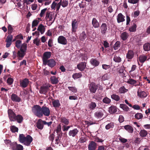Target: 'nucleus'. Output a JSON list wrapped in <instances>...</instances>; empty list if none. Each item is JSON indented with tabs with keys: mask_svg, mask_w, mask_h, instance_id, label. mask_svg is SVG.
Instances as JSON below:
<instances>
[{
	"mask_svg": "<svg viewBox=\"0 0 150 150\" xmlns=\"http://www.w3.org/2000/svg\"><path fill=\"white\" fill-rule=\"evenodd\" d=\"M32 111L33 113L39 117H42V107L39 105H35L32 108Z\"/></svg>",
	"mask_w": 150,
	"mask_h": 150,
	"instance_id": "obj_1",
	"label": "nucleus"
},
{
	"mask_svg": "<svg viewBox=\"0 0 150 150\" xmlns=\"http://www.w3.org/2000/svg\"><path fill=\"white\" fill-rule=\"evenodd\" d=\"M51 86L50 84H47L41 86L39 91L40 93L46 95Z\"/></svg>",
	"mask_w": 150,
	"mask_h": 150,
	"instance_id": "obj_2",
	"label": "nucleus"
},
{
	"mask_svg": "<svg viewBox=\"0 0 150 150\" xmlns=\"http://www.w3.org/2000/svg\"><path fill=\"white\" fill-rule=\"evenodd\" d=\"M8 113L10 121L11 122L15 121V119L17 115L13 110L10 109H8Z\"/></svg>",
	"mask_w": 150,
	"mask_h": 150,
	"instance_id": "obj_3",
	"label": "nucleus"
},
{
	"mask_svg": "<svg viewBox=\"0 0 150 150\" xmlns=\"http://www.w3.org/2000/svg\"><path fill=\"white\" fill-rule=\"evenodd\" d=\"M88 86L90 92L92 93H95L98 87V85H96L94 83L92 82L88 85Z\"/></svg>",
	"mask_w": 150,
	"mask_h": 150,
	"instance_id": "obj_4",
	"label": "nucleus"
},
{
	"mask_svg": "<svg viewBox=\"0 0 150 150\" xmlns=\"http://www.w3.org/2000/svg\"><path fill=\"white\" fill-rule=\"evenodd\" d=\"M52 54V53L50 52H45L43 54V57L42 58L43 62L45 63L46 64L48 59H49Z\"/></svg>",
	"mask_w": 150,
	"mask_h": 150,
	"instance_id": "obj_5",
	"label": "nucleus"
},
{
	"mask_svg": "<svg viewBox=\"0 0 150 150\" xmlns=\"http://www.w3.org/2000/svg\"><path fill=\"white\" fill-rule=\"evenodd\" d=\"M42 116L43 115L45 116H48L50 114V110L49 108L44 106L42 107Z\"/></svg>",
	"mask_w": 150,
	"mask_h": 150,
	"instance_id": "obj_6",
	"label": "nucleus"
},
{
	"mask_svg": "<svg viewBox=\"0 0 150 150\" xmlns=\"http://www.w3.org/2000/svg\"><path fill=\"white\" fill-rule=\"evenodd\" d=\"M11 149L12 150H23V146L20 144H18L16 142L12 145Z\"/></svg>",
	"mask_w": 150,
	"mask_h": 150,
	"instance_id": "obj_7",
	"label": "nucleus"
},
{
	"mask_svg": "<svg viewBox=\"0 0 150 150\" xmlns=\"http://www.w3.org/2000/svg\"><path fill=\"white\" fill-rule=\"evenodd\" d=\"M33 140L32 137L30 135H28L25 137V142L23 143V144L26 146H29L32 142Z\"/></svg>",
	"mask_w": 150,
	"mask_h": 150,
	"instance_id": "obj_8",
	"label": "nucleus"
},
{
	"mask_svg": "<svg viewBox=\"0 0 150 150\" xmlns=\"http://www.w3.org/2000/svg\"><path fill=\"white\" fill-rule=\"evenodd\" d=\"M104 111V110L102 109L97 111L94 114V116L98 118H101L104 115L103 112Z\"/></svg>",
	"mask_w": 150,
	"mask_h": 150,
	"instance_id": "obj_9",
	"label": "nucleus"
},
{
	"mask_svg": "<svg viewBox=\"0 0 150 150\" xmlns=\"http://www.w3.org/2000/svg\"><path fill=\"white\" fill-rule=\"evenodd\" d=\"M11 99L14 102H20L21 99L15 93H13L11 96Z\"/></svg>",
	"mask_w": 150,
	"mask_h": 150,
	"instance_id": "obj_10",
	"label": "nucleus"
},
{
	"mask_svg": "<svg viewBox=\"0 0 150 150\" xmlns=\"http://www.w3.org/2000/svg\"><path fill=\"white\" fill-rule=\"evenodd\" d=\"M58 42L59 43L64 45H67V41L66 38L63 36H60L58 38Z\"/></svg>",
	"mask_w": 150,
	"mask_h": 150,
	"instance_id": "obj_11",
	"label": "nucleus"
},
{
	"mask_svg": "<svg viewBox=\"0 0 150 150\" xmlns=\"http://www.w3.org/2000/svg\"><path fill=\"white\" fill-rule=\"evenodd\" d=\"M78 23L76 19L73 21L71 23L72 32L75 33L78 27Z\"/></svg>",
	"mask_w": 150,
	"mask_h": 150,
	"instance_id": "obj_12",
	"label": "nucleus"
},
{
	"mask_svg": "<svg viewBox=\"0 0 150 150\" xmlns=\"http://www.w3.org/2000/svg\"><path fill=\"white\" fill-rule=\"evenodd\" d=\"M43 64L45 65L47 64L49 67L52 68L56 64V62L54 59H51L47 60L46 64L45 63H43Z\"/></svg>",
	"mask_w": 150,
	"mask_h": 150,
	"instance_id": "obj_13",
	"label": "nucleus"
},
{
	"mask_svg": "<svg viewBox=\"0 0 150 150\" xmlns=\"http://www.w3.org/2000/svg\"><path fill=\"white\" fill-rule=\"evenodd\" d=\"M137 93L138 96L141 98H144L147 96L146 93L144 91H142L140 88L138 89Z\"/></svg>",
	"mask_w": 150,
	"mask_h": 150,
	"instance_id": "obj_14",
	"label": "nucleus"
},
{
	"mask_svg": "<svg viewBox=\"0 0 150 150\" xmlns=\"http://www.w3.org/2000/svg\"><path fill=\"white\" fill-rule=\"evenodd\" d=\"M29 80L27 79H25L22 81H20V86L23 88L26 87L29 84Z\"/></svg>",
	"mask_w": 150,
	"mask_h": 150,
	"instance_id": "obj_15",
	"label": "nucleus"
},
{
	"mask_svg": "<svg viewBox=\"0 0 150 150\" xmlns=\"http://www.w3.org/2000/svg\"><path fill=\"white\" fill-rule=\"evenodd\" d=\"M59 121L62 125H68L69 123V120L67 119L65 117H61L59 118Z\"/></svg>",
	"mask_w": 150,
	"mask_h": 150,
	"instance_id": "obj_16",
	"label": "nucleus"
},
{
	"mask_svg": "<svg viewBox=\"0 0 150 150\" xmlns=\"http://www.w3.org/2000/svg\"><path fill=\"white\" fill-rule=\"evenodd\" d=\"M61 0H60V2L58 3L55 1H53L51 5V8L52 9H55V8H56V9H59L61 6Z\"/></svg>",
	"mask_w": 150,
	"mask_h": 150,
	"instance_id": "obj_17",
	"label": "nucleus"
},
{
	"mask_svg": "<svg viewBox=\"0 0 150 150\" xmlns=\"http://www.w3.org/2000/svg\"><path fill=\"white\" fill-rule=\"evenodd\" d=\"M77 66L80 71H83L86 67V63L85 62H81L78 64Z\"/></svg>",
	"mask_w": 150,
	"mask_h": 150,
	"instance_id": "obj_18",
	"label": "nucleus"
},
{
	"mask_svg": "<svg viewBox=\"0 0 150 150\" xmlns=\"http://www.w3.org/2000/svg\"><path fill=\"white\" fill-rule=\"evenodd\" d=\"M97 144L95 142L91 141L88 146V150H95L96 148Z\"/></svg>",
	"mask_w": 150,
	"mask_h": 150,
	"instance_id": "obj_19",
	"label": "nucleus"
},
{
	"mask_svg": "<svg viewBox=\"0 0 150 150\" xmlns=\"http://www.w3.org/2000/svg\"><path fill=\"white\" fill-rule=\"evenodd\" d=\"M101 33L103 34H105L107 30V25L105 23H103L100 28Z\"/></svg>",
	"mask_w": 150,
	"mask_h": 150,
	"instance_id": "obj_20",
	"label": "nucleus"
},
{
	"mask_svg": "<svg viewBox=\"0 0 150 150\" xmlns=\"http://www.w3.org/2000/svg\"><path fill=\"white\" fill-rule=\"evenodd\" d=\"M79 132V130L76 128L70 130L69 133V134L70 137H75Z\"/></svg>",
	"mask_w": 150,
	"mask_h": 150,
	"instance_id": "obj_21",
	"label": "nucleus"
},
{
	"mask_svg": "<svg viewBox=\"0 0 150 150\" xmlns=\"http://www.w3.org/2000/svg\"><path fill=\"white\" fill-rule=\"evenodd\" d=\"M44 125L43 121L41 119H39L37 123L36 127L38 129H42L43 128Z\"/></svg>",
	"mask_w": 150,
	"mask_h": 150,
	"instance_id": "obj_22",
	"label": "nucleus"
},
{
	"mask_svg": "<svg viewBox=\"0 0 150 150\" xmlns=\"http://www.w3.org/2000/svg\"><path fill=\"white\" fill-rule=\"evenodd\" d=\"M134 53L132 50H129L126 54V58L128 59H131L134 57Z\"/></svg>",
	"mask_w": 150,
	"mask_h": 150,
	"instance_id": "obj_23",
	"label": "nucleus"
},
{
	"mask_svg": "<svg viewBox=\"0 0 150 150\" xmlns=\"http://www.w3.org/2000/svg\"><path fill=\"white\" fill-rule=\"evenodd\" d=\"M59 77H57L54 76H51L50 78V81L52 84H56L59 82Z\"/></svg>",
	"mask_w": 150,
	"mask_h": 150,
	"instance_id": "obj_24",
	"label": "nucleus"
},
{
	"mask_svg": "<svg viewBox=\"0 0 150 150\" xmlns=\"http://www.w3.org/2000/svg\"><path fill=\"white\" fill-rule=\"evenodd\" d=\"M92 24L93 26L95 28H98L100 26L99 23L95 18H93Z\"/></svg>",
	"mask_w": 150,
	"mask_h": 150,
	"instance_id": "obj_25",
	"label": "nucleus"
},
{
	"mask_svg": "<svg viewBox=\"0 0 150 150\" xmlns=\"http://www.w3.org/2000/svg\"><path fill=\"white\" fill-rule=\"evenodd\" d=\"M125 17L121 13H119L117 18V22L119 23L121 22H123L125 21L124 19Z\"/></svg>",
	"mask_w": 150,
	"mask_h": 150,
	"instance_id": "obj_26",
	"label": "nucleus"
},
{
	"mask_svg": "<svg viewBox=\"0 0 150 150\" xmlns=\"http://www.w3.org/2000/svg\"><path fill=\"white\" fill-rule=\"evenodd\" d=\"M117 107L114 106H111L109 108L108 112L111 114L115 113L117 111Z\"/></svg>",
	"mask_w": 150,
	"mask_h": 150,
	"instance_id": "obj_27",
	"label": "nucleus"
},
{
	"mask_svg": "<svg viewBox=\"0 0 150 150\" xmlns=\"http://www.w3.org/2000/svg\"><path fill=\"white\" fill-rule=\"evenodd\" d=\"M45 29L44 26L41 24L39 25L37 29L38 30L40 31L41 34H43L44 33Z\"/></svg>",
	"mask_w": 150,
	"mask_h": 150,
	"instance_id": "obj_28",
	"label": "nucleus"
},
{
	"mask_svg": "<svg viewBox=\"0 0 150 150\" xmlns=\"http://www.w3.org/2000/svg\"><path fill=\"white\" fill-rule=\"evenodd\" d=\"M125 129L130 133H132L133 132V128L129 125H127L124 126Z\"/></svg>",
	"mask_w": 150,
	"mask_h": 150,
	"instance_id": "obj_29",
	"label": "nucleus"
},
{
	"mask_svg": "<svg viewBox=\"0 0 150 150\" xmlns=\"http://www.w3.org/2000/svg\"><path fill=\"white\" fill-rule=\"evenodd\" d=\"M25 135L23 134H20L19 135L18 140L20 143H23L25 142Z\"/></svg>",
	"mask_w": 150,
	"mask_h": 150,
	"instance_id": "obj_30",
	"label": "nucleus"
},
{
	"mask_svg": "<svg viewBox=\"0 0 150 150\" xmlns=\"http://www.w3.org/2000/svg\"><path fill=\"white\" fill-rule=\"evenodd\" d=\"M23 120V117L22 116L20 115H17L15 119V121L19 123H21Z\"/></svg>",
	"mask_w": 150,
	"mask_h": 150,
	"instance_id": "obj_31",
	"label": "nucleus"
},
{
	"mask_svg": "<svg viewBox=\"0 0 150 150\" xmlns=\"http://www.w3.org/2000/svg\"><path fill=\"white\" fill-rule=\"evenodd\" d=\"M147 58V57L146 56L144 55H140L139 57V62L142 63L146 61Z\"/></svg>",
	"mask_w": 150,
	"mask_h": 150,
	"instance_id": "obj_32",
	"label": "nucleus"
},
{
	"mask_svg": "<svg viewBox=\"0 0 150 150\" xmlns=\"http://www.w3.org/2000/svg\"><path fill=\"white\" fill-rule=\"evenodd\" d=\"M147 134V132L145 129L141 130L139 132V134L140 136L142 137H146Z\"/></svg>",
	"mask_w": 150,
	"mask_h": 150,
	"instance_id": "obj_33",
	"label": "nucleus"
},
{
	"mask_svg": "<svg viewBox=\"0 0 150 150\" xmlns=\"http://www.w3.org/2000/svg\"><path fill=\"white\" fill-rule=\"evenodd\" d=\"M82 76V75L81 72L75 73L72 75V78L74 79H76L81 77Z\"/></svg>",
	"mask_w": 150,
	"mask_h": 150,
	"instance_id": "obj_34",
	"label": "nucleus"
},
{
	"mask_svg": "<svg viewBox=\"0 0 150 150\" xmlns=\"http://www.w3.org/2000/svg\"><path fill=\"white\" fill-rule=\"evenodd\" d=\"M52 105L55 108H59L60 106L59 101L58 100H55L52 102Z\"/></svg>",
	"mask_w": 150,
	"mask_h": 150,
	"instance_id": "obj_35",
	"label": "nucleus"
},
{
	"mask_svg": "<svg viewBox=\"0 0 150 150\" xmlns=\"http://www.w3.org/2000/svg\"><path fill=\"white\" fill-rule=\"evenodd\" d=\"M128 34L126 32H123L121 34V37L123 40H126L128 37Z\"/></svg>",
	"mask_w": 150,
	"mask_h": 150,
	"instance_id": "obj_36",
	"label": "nucleus"
},
{
	"mask_svg": "<svg viewBox=\"0 0 150 150\" xmlns=\"http://www.w3.org/2000/svg\"><path fill=\"white\" fill-rule=\"evenodd\" d=\"M89 108L91 110H94L96 107V105L95 103L91 102L88 105Z\"/></svg>",
	"mask_w": 150,
	"mask_h": 150,
	"instance_id": "obj_37",
	"label": "nucleus"
},
{
	"mask_svg": "<svg viewBox=\"0 0 150 150\" xmlns=\"http://www.w3.org/2000/svg\"><path fill=\"white\" fill-rule=\"evenodd\" d=\"M27 48V45L25 43H23L21 46L20 49L21 52H26Z\"/></svg>",
	"mask_w": 150,
	"mask_h": 150,
	"instance_id": "obj_38",
	"label": "nucleus"
},
{
	"mask_svg": "<svg viewBox=\"0 0 150 150\" xmlns=\"http://www.w3.org/2000/svg\"><path fill=\"white\" fill-rule=\"evenodd\" d=\"M137 27L136 24L133 23V25L129 28V30L130 32H134L136 30Z\"/></svg>",
	"mask_w": 150,
	"mask_h": 150,
	"instance_id": "obj_39",
	"label": "nucleus"
},
{
	"mask_svg": "<svg viewBox=\"0 0 150 150\" xmlns=\"http://www.w3.org/2000/svg\"><path fill=\"white\" fill-rule=\"evenodd\" d=\"M111 98L116 101H119L120 99V97L119 96L114 94L111 95Z\"/></svg>",
	"mask_w": 150,
	"mask_h": 150,
	"instance_id": "obj_40",
	"label": "nucleus"
},
{
	"mask_svg": "<svg viewBox=\"0 0 150 150\" xmlns=\"http://www.w3.org/2000/svg\"><path fill=\"white\" fill-rule=\"evenodd\" d=\"M25 52H21L20 50L18 51L17 54L18 57L19 58H21V59H19L21 60L24 57L25 54Z\"/></svg>",
	"mask_w": 150,
	"mask_h": 150,
	"instance_id": "obj_41",
	"label": "nucleus"
},
{
	"mask_svg": "<svg viewBox=\"0 0 150 150\" xmlns=\"http://www.w3.org/2000/svg\"><path fill=\"white\" fill-rule=\"evenodd\" d=\"M143 48L145 51H149L150 50V44L147 43L143 45Z\"/></svg>",
	"mask_w": 150,
	"mask_h": 150,
	"instance_id": "obj_42",
	"label": "nucleus"
},
{
	"mask_svg": "<svg viewBox=\"0 0 150 150\" xmlns=\"http://www.w3.org/2000/svg\"><path fill=\"white\" fill-rule=\"evenodd\" d=\"M91 62V64L95 67L98 66L99 64V62L95 59H92Z\"/></svg>",
	"mask_w": 150,
	"mask_h": 150,
	"instance_id": "obj_43",
	"label": "nucleus"
},
{
	"mask_svg": "<svg viewBox=\"0 0 150 150\" xmlns=\"http://www.w3.org/2000/svg\"><path fill=\"white\" fill-rule=\"evenodd\" d=\"M18 128L14 125H12L10 126L11 131L13 133L18 132Z\"/></svg>",
	"mask_w": 150,
	"mask_h": 150,
	"instance_id": "obj_44",
	"label": "nucleus"
},
{
	"mask_svg": "<svg viewBox=\"0 0 150 150\" xmlns=\"http://www.w3.org/2000/svg\"><path fill=\"white\" fill-rule=\"evenodd\" d=\"M120 107L122 108L124 110L127 111L129 110V108L126 105L124 104H120Z\"/></svg>",
	"mask_w": 150,
	"mask_h": 150,
	"instance_id": "obj_45",
	"label": "nucleus"
},
{
	"mask_svg": "<svg viewBox=\"0 0 150 150\" xmlns=\"http://www.w3.org/2000/svg\"><path fill=\"white\" fill-rule=\"evenodd\" d=\"M114 126V123L112 122L106 125L105 126V128L107 130H108L111 128H113Z\"/></svg>",
	"mask_w": 150,
	"mask_h": 150,
	"instance_id": "obj_46",
	"label": "nucleus"
},
{
	"mask_svg": "<svg viewBox=\"0 0 150 150\" xmlns=\"http://www.w3.org/2000/svg\"><path fill=\"white\" fill-rule=\"evenodd\" d=\"M120 41H117L114 44L113 46V48L114 50H116L118 49V48L120 47Z\"/></svg>",
	"mask_w": 150,
	"mask_h": 150,
	"instance_id": "obj_47",
	"label": "nucleus"
},
{
	"mask_svg": "<svg viewBox=\"0 0 150 150\" xmlns=\"http://www.w3.org/2000/svg\"><path fill=\"white\" fill-rule=\"evenodd\" d=\"M68 1L66 0H63L62 1L61 0V5L64 8L67 6L68 4Z\"/></svg>",
	"mask_w": 150,
	"mask_h": 150,
	"instance_id": "obj_48",
	"label": "nucleus"
},
{
	"mask_svg": "<svg viewBox=\"0 0 150 150\" xmlns=\"http://www.w3.org/2000/svg\"><path fill=\"white\" fill-rule=\"evenodd\" d=\"M134 117L136 119L139 120L142 118L143 115L141 113H137L135 115Z\"/></svg>",
	"mask_w": 150,
	"mask_h": 150,
	"instance_id": "obj_49",
	"label": "nucleus"
},
{
	"mask_svg": "<svg viewBox=\"0 0 150 150\" xmlns=\"http://www.w3.org/2000/svg\"><path fill=\"white\" fill-rule=\"evenodd\" d=\"M4 141L5 144L7 145L8 146H9L11 149L12 148V145L14 143H12L9 140H6Z\"/></svg>",
	"mask_w": 150,
	"mask_h": 150,
	"instance_id": "obj_50",
	"label": "nucleus"
},
{
	"mask_svg": "<svg viewBox=\"0 0 150 150\" xmlns=\"http://www.w3.org/2000/svg\"><path fill=\"white\" fill-rule=\"evenodd\" d=\"M127 82L131 85H134L137 83V81L133 79H129L127 81Z\"/></svg>",
	"mask_w": 150,
	"mask_h": 150,
	"instance_id": "obj_51",
	"label": "nucleus"
},
{
	"mask_svg": "<svg viewBox=\"0 0 150 150\" xmlns=\"http://www.w3.org/2000/svg\"><path fill=\"white\" fill-rule=\"evenodd\" d=\"M103 102L105 103L108 104L111 102V100L108 97H106L103 99Z\"/></svg>",
	"mask_w": 150,
	"mask_h": 150,
	"instance_id": "obj_52",
	"label": "nucleus"
},
{
	"mask_svg": "<svg viewBox=\"0 0 150 150\" xmlns=\"http://www.w3.org/2000/svg\"><path fill=\"white\" fill-rule=\"evenodd\" d=\"M113 60L116 62H120L121 61V59L119 56H115L113 58Z\"/></svg>",
	"mask_w": 150,
	"mask_h": 150,
	"instance_id": "obj_53",
	"label": "nucleus"
},
{
	"mask_svg": "<svg viewBox=\"0 0 150 150\" xmlns=\"http://www.w3.org/2000/svg\"><path fill=\"white\" fill-rule=\"evenodd\" d=\"M127 90L125 89L124 86L121 87L119 90V92L120 93H124L127 92Z\"/></svg>",
	"mask_w": 150,
	"mask_h": 150,
	"instance_id": "obj_54",
	"label": "nucleus"
},
{
	"mask_svg": "<svg viewBox=\"0 0 150 150\" xmlns=\"http://www.w3.org/2000/svg\"><path fill=\"white\" fill-rule=\"evenodd\" d=\"M39 21L38 20H35L32 22V28H33L34 27L36 26L38 24Z\"/></svg>",
	"mask_w": 150,
	"mask_h": 150,
	"instance_id": "obj_55",
	"label": "nucleus"
},
{
	"mask_svg": "<svg viewBox=\"0 0 150 150\" xmlns=\"http://www.w3.org/2000/svg\"><path fill=\"white\" fill-rule=\"evenodd\" d=\"M86 36L85 32L84 31L82 32L80 35L81 40H84L86 38Z\"/></svg>",
	"mask_w": 150,
	"mask_h": 150,
	"instance_id": "obj_56",
	"label": "nucleus"
},
{
	"mask_svg": "<svg viewBox=\"0 0 150 150\" xmlns=\"http://www.w3.org/2000/svg\"><path fill=\"white\" fill-rule=\"evenodd\" d=\"M13 39V36L12 35H10V36H8L6 38V42H11L12 39Z\"/></svg>",
	"mask_w": 150,
	"mask_h": 150,
	"instance_id": "obj_57",
	"label": "nucleus"
},
{
	"mask_svg": "<svg viewBox=\"0 0 150 150\" xmlns=\"http://www.w3.org/2000/svg\"><path fill=\"white\" fill-rule=\"evenodd\" d=\"M40 40L38 38H36L33 40V43L37 46H38L40 45Z\"/></svg>",
	"mask_w": 150,
	"mask_h": 150,
	"instance_id": "obj_58",
	"label": "nucleus"
},
{
	"mask_svg": "<svg viewBox=\"0 0 150 150\" xmlns=\"http://www.w3.org/2000/svg\"><path fill=\"white\" fill-rule=\"evenodd\" d=\"M21 43V40H17L15 43L16 47L18 49L20 48L21 47L20 45Z\"/></svg>",
	"mask_w": 150,
	"mask_h": 150,
	"instance_id": "obj_59",
	"label": "nucleus"
},
{
	"mask_svg": "<svg viewBox=\"0 0 150 150\" xmlns=\"http://www.w3.org/2000/svg\"><path fill=\"white\" fill-rule=\"evenodd\" d=\"M8 34L11 35L12 33L13 30V28L11 25H8Z\"/></svg>",
	"mask_w": 150,
	"mask_h": 150,
	"instance_id": "obj_60",
	"label": "nucleus"
},
{
	"mask_svg": "<svg viewBox=\"0 0 150 150\" xmlns=\"http://www.w3.org/2000/svg\"><path fill=\"white\" fill-rule=\"evenodd\" d=\"M13 79L10 77L8 78L7 81V83L9 85H11V84H12L13 83Z\"/></svg>",
	"mask_w": 150,
	"mask_h": 150,
	"instance_id": "obj_61",
	"label": "nucleus"
},
{
	"mask_svg": "<svg viewBox=\"0 0 150 150\" xmlns=\"http://www.w3.org/2000/svg\"><path fill=\"white\" fill-rule=\"evenodd\" d=\"M69 89L73 93H76L77 91L76 88L75 87H68Z\"/></svg>",
	"mask_w": 150,
	"mask_h": 150,
	"instance_id": "obj_62",
	"label": "nucleus"
},
{
	"mask_svg": "<svg viewBox=\"0 0 150 150\" xmlns=\"http://www.w3.org/2000/svg\"><path fill=\"white\" fill-rule=\"evenodd\" d=\"M61 130V126L60 125H59L57 127L56 132L57 135L60 134V132Z\"/></svg>",
	"mask_w": 150,
	"mask_h": 150,
	"instance_id": "obj_63",
	"label": "nucleus"
},
{
	"mask_svg": "<svg viewBox=\"0 0 150 150\" xmlns=\"http://www.w3.org/2000/svg\"><path fill=\"white\" fill-rule=\"evenodd\" d=\"M119 139V140L122 143H125L127 142V139H125L124 138H122L121 137H120Z\"/></svg>",
	"mask_w": 150,
	"mask_h": 150,
	"instance_id": "obj_64",
	"label": "nucleus"
}]
</instances>
